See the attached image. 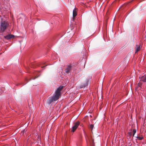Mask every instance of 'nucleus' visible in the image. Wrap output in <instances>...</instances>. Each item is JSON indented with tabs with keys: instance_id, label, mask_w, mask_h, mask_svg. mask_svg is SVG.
<instances>
[{
	"instance_id": "1",
	"label": "nucleus",
	"mask_w": 146,
	"mask_h": 146,
	"mask_svg": "<svg viewBox=\"0 0 146 146\" xmlns=\"http://www.w3.org/2000/svg\"><path fill=\"white\" fill-rule=\"evenodd\" d=\"M63 88V86H60L56 90L54 95L53 96L50 97L47 101V103L50 104L53 101H56L59 98L60 92Z\"/></svg>"
},
{
	"instance_id": "2",
	"label": "nucleus",
	"mask_w": 146,
	"mask_h": 146,
	"mask_svg": "<svg viewBox=\"0 0 146 146\" xmlns=\"http://www.w3.org/2000/svg\"><path fill=\"white\" fill-rule=\"evenodd\" d=\"M9 26V23L6 21H3L1 23L0 25L1 31L3 32L8 28Z\"/></svg>"
},
{
	"instance_id": "3",
	"label": "nucleus",
	"mask_w": 146,
	"mask_h": 146,
	"mask_svg": "<svg viewBox=\"0 0 146 146\" xmlns=\"http://www.w3.org/2000/svg\"><path fill=\"white\" fill-rule=\"evenodd\" d=\"M80 123L79 121H77L76 123L74 125L71 129V131L73 133L74 132L79 125Z\"/></svg>"
},
{
	"instance_id": "4",
	"label": "nucleus",
	"mask_w": 146,
	"mask_h": 146,
	"mask_svg": "<svg viewBox=\"0 0 146 146\" xmlns=\"http://www.w3.org/2000/svg\"><path fill=\"white\" fill-rule=\"evenodd\" d=\"M89 83V80L87 79L86 81V83L84 85H81L80 87V88H85V87L87 86L88 85Z\"/></svg>"
},
{
	"instance_id": "5",
	"label": "nucleus",
	"mask_w": 146,
	"mask_h": 146,
	"mask_svg": "<svg viewBox=\"0 0 146 146\" xmlns=\"http://www.w3.org/2000/svg\"><path fill=\"white\" fill-rule=\"evenodd\" d=\"M13 37V36L12 35H8L6 36H4V38L7 40L11 39Z\"/></svg>"
},
{
	"instance_id": "6",
	"label": "nucleus",
	"mask_w": 146,
	"mask_h": 146,
	"mask_svg": "<svg viewBox=\"0 0 146 146\" xmlns=\"http://www.w3.org/2000/svg\"><path fill=\"white\" fill-rule=\"evenodd\" d=\"M140 80L143 82H146V76H144L141 78L139 77Z\"/></svg>"
},
{
	"instance_id": "7",
	"label": "nucleus",
	"mask_w": 146,
	"mask_h": 146,
	"mask_svg": "<svg viewBox=\"0 0 146 146\" xmlns=\"http://www.w3.org/2000/svg\"><path fill=\"white\" fill-rule=\"evenodd\" d=\"M71 69V66H68L67 68H66L65 70L66 72L68 73Z\"/></svg>"
},
{
	"instance_id": "8",
	"label": "nucleus",
	"mask_w": 146,
	"mask_h": 146,
	"mask_svg": "<svg viewBox=\"0 0 146 146\" xmlns=\"http://www.w3.org/2000/svg\"><path fill=\"white\" fill-rule=\"evenodd\" d=\"M77 15L76 9H75L73 11V17H75Z\"/></svg>"
},
{
	"instance_id": "9",
	"label": "nucleus",
	"mask_w": 146,
	"mask_h": 146,
	"mask_svg": "<svg viewBox=\"0 0 146 146\" xmlns=\"http://www.w3.org/2000/svg\"><path fill=\"white\" fill-rule=\"evenodd\" d=\"M136 49L135 51V53H136L140 50V46L139 45H136Z\"/></svg>"
},
{
	"instance_id": "10",
	"label": "nucleus",
	"mask_w": 146,
	"mask_h": 146,
	"mask_svg": "<svg viewBox=\"0 0 146 146\" xmlns=\"http://www.w3.org/2000/svg\"><path fill=\"white\" fill-rule=\"evenodd\" d=\"M137 137V138L138 139H139V140H141L143 138V137L140 136Z\"/></svg>"
},
{
	"instance_id": "11",
	"label": "nucleus",
	"mask_w": 146,
	"mask_h": 146,
	"mask_svg": "<svg viewBox=\"0 0 146 146\" xmlns=\"http://www.w3.org/2000/svg\"><path fill=\"white\" fill-rule=\"evenodd\" d=\"M133 136H134L136 132V130L135 129H133Z\"/></svg>"
},
{
	"instance_id": "12",
	"label": "nucleus",
	"mask_w": 146,
	"mask_h": 146,
	"mask_svg": "<svg viewBox=\"0 0 146 146\" xmlns=\"http://www.w3.org/2000/svg\"><path fill=\"white\" fill-rule=\"evenodd\" d=\"M90 127L91 128L92 130V129H93V128L94 127V125H90Z\"/></svg>"
},
{
	"instance_id": "13",
	"label": "nucleus",
	"mask_w": 146,
	"mask_h": 146,
	"mask_svg": "<svg viewBox=\"0 0 146 146\" xmlns=\"http://www.w3.org/2000/svg\"><path fill=\"white\" fill-rule=\"evenodd\" d=\"M141 83H138V84L137 86H138L140 87V86H141Z\"/></svg>"
},
{
	"instance_id": "14",
	"label": "nucleus",
	"mask_w": 146,
	"mask_h": 146,
	"mask_svg": "<svg viewBox=\"0 0 146 146\" xmlns=\"http://www.w3.org/2000/svg\"><path fill=\"white\" fill-rule=\"evenodd\" d=\"M38 72H35V74H37V73H38Z\"/></svg>"
}]
</instances>
